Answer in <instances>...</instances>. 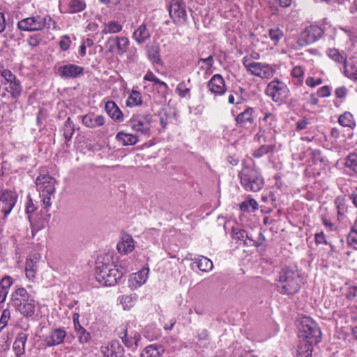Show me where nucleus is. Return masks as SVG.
Returning a JSON list of instances; mask_svg holds the SVG:
<instances>
[{"mask_svg":"<svg viewBox=\"0 0 357 357\" xmlns=\"http://www.w3.org/2000/svg\"><path fill=\"white\" fill-rule=\"evenodd\" d=\"M331 95V89L328 86H324L317 91V96L321 98L328 97Z\"/></svg>","mask_w":357,"mask_h":357,"instance_id":"052dcab7","label":"nucleus"},{"mask_svg":"<svg viewBox=\"0 0 357 357\" xmlns=\"http://www.w3.org/2000/svg\"><path fill=\"white\" fill-rule=\"evenodd\" d=\"M10 318V312L8 310H4L2 312L0 318V333L7 326L8 321Z\"/></svg>","mask_w":357,"mask_h":357,"instance_id":"603ef678","label":"nucleus"},{"mask_svg":"<svg viewBox=\"0 0 357 357\" xmlns=\"http://www.w3.org/2000/svg\"><path fill=\"white\" fill-rule=\"evenodd\" d=\"M326 54L330 59L339 63L342 62L344 63V61L347 60L344 54L340 53L339 50L335 48L328 49Z\"/></svg>","mask_w":357,"mask_h":357,"instance_id":"c03bdc74","label":"nucleus"},{"mask_svg":"<svg viewBox=\"0 0 357 357\" xmlns=\"http://www.w3.org/2000/svg\"><path fill=\"white\" fill-rule=\"evenodd\" d=\"M197 264V268L202 272H209L213 268L212 261L204 256H199L192 259Z\"/></svg>","mask_w":357,"mask_h":357,"instance_id":"7c9ffc66","label":"nucleus"},{"mask_svg":"<svg viewBox=\"0 0 357 357\" xmlns=\"http://www.w3.org/2000/svg\"><path fill=\"white\" fill-rule=\"evenodd\" d=\"M309 123L305 119H301L298 121H297L296 126V130H302L304 129H306L307 127V125Z\"/></svg>","mask_w":357,"mask_h":357,"instance_id":"69168bd1","label":"nucleus"},{"mask_svg":"<svg viewBox=\"0 0 357 357\" xmlns=\"http://www.w3.org/2000/svg\"><path fill=\"white\" fill-rule=\"evenodd\" d=\"M112 255L106 254L98 257L96 261V278L102 285L110 287L112 285L111 273L112 264L110 260Z\"/></svg>","mask_w":357,"mask_h":357,"instance_id":"0eeeda50","label":"nucleus"},{"mask_svg":"<svg viewBox=\"0 0 357 357\" xmlns=\"http://www.w3.org/2000/svg\"><path fill=\"white\" fill-rule=\"evenodd\" d=\"M254 109L248 107L236 117V123L242 128H247L254 123Z\"/></svg>","mask_w":357,"mask_h":357,"instance_id":"6ab92c4d","label":"nucleus"},{"mask_svg":"<svg viewBox=\"0 0 357 357\" xmlns=\"http://www.w3.org/2000/svg\"><path fill=\"white\" fill-rule=\"evenodd\" d=\"M115 44L116 47L117 53L122 55L126 52L129 46V40L128 38L121 36L116 37L115 39Z\"/></svg>","mask_w":357,"mask_h":357,"instance_id":"f704fd0d","label":"nucleus"},{"mask_svg":"<svg viewBox=\"0 0 357 357\" xmlns=\"http://www.w3.org/2000/svg\"><path fill=\"white\" fill-rule=\"evenodd\" d=\"M287 85L279 79H273L267 85L265 93L275 102H282L288 95Z\"/></svg>","mask_w":357,"mask_h":357,"instance_id":"9d476101","label":"nucleus"},{"mask_svg":"<svg viewBox=\"0 0 357 357\" xmlns=\"http://www.w3.org/2000/svg\"><path fill=\"white\" fill-rule=\"evenodd\" d=\"M2 89L7 92L13 100L18 99L23 90L22 84L19 79L10 83H3Z\"/></svg>","mask_w":357,"mask_h":357,"instance_id":"aec40b11","label":"nucleus"},{"mask_svg":"<svg viewBox=\"0 0 357 357\" xmlns=\"http://www.w3.org/2000/svg\"><path fill=\"white\" fill-rule=\"evenodd\" d=\"M164 353L162 345L153 344L146 347L141 353V357H160Z\"/></svg>","mask_w":357,"mask_h":357,"instance_id":"cd10ccee","label":"nucleus"},{"mask_svg":"<svg viewBox=\"0 0 357 357\" xmlns=\"http://www.w3.org/2000/svg\"><path fill=\"white\" fill-rule=\"evenodd\" d=\"M313 344L307 341L300 340L297 346L296 357H312Z\"/></svg>","mask_w":357,"mask_h":357,"instance_id":"a878e982","label":"nucleus"},{"mask_svg":"<svg viewBox=\"0 0 357 357\" xmlns=\"http://www.w3.org/2000/svg\"><path fill=\"white\" fill-rule=\"evenodd\" d=\"M142 96L141 93L135 90H132L128 96L126 104L129 107H136L142 104Z\"/></svg>","mask_w":357,"mask_h":357,"instance_id":"e433bc0d","label":"nucleus"},{"mask_svg":"<svg viewBox=\"0 0 357 357\" xmlns=\"http://www.w3.org/2000/svg\"><path fill=\"white\" fill-rule=\"evenodd\" d=\"M60 10L63 13H76L86 8V3L82 0H60Z\"/></svg>","mask_w":357,"mask_h":357,"instance_id":"2eb2a0df","label":"nucleus"},{"mask_svg":"<svg viewBox=\"0 0 357 357\" xmlns=\"http://www.w3.org/2000/svg\"><path fill=\"white\" fill-rule=\"evenodd\" d=\"M66 335L63 328L53 329L44 337L45 344L49 347L57 346L63 342Z\"/></svg>","mask_w":357,"mask_h":357,"instance_id":"dca6fc26","label":"nucleus"},{"mask_svg":"<svg viewBox=\"0 0 357 357\" xmlns=\"http://www.w3.org/2000/svg\"><path fill=\"white\" fill-rule=\"evenodd\" d=\"M338 123L343 127L354 128L356 126V122L351 113L345 112L338 118Z\"/></svg>","mask_w":357,"mask_h":357,"instance_id":"473e14b6","label":"nucleus"},{"mask_svg":"<svg viewBox=\"0 0 357 357\" xmlns=\"http://www.w3.org/2000/svg\"><path fill=\"white\" fill-rule=\"evenodd\" d=\"M118 335L128 347L137 345V342L140 340V335L136 333L134 336L129 337L126 326H121L120 331H118Z\"/></svg>","mask_w":357,"mask_h":357,"instance_id":"412c9836","label":"nucleus"},{"mask_svg":"<svg viewBox=\"0 0 357 357\" xmlns=\"http://www.w3.org/2000/svg\"><path fill=\"white\" fill-rule=\"evenodd\" d=\"M116 139L124 146L134 145L138 142L137 136L123 132H119Z\"/></svg>","mask_w":357,"mask_h":357,"instance_id":"2f4dec72","label":"nucleus"},{"mask_svg":"<svg viewBox=\"0 0 357 357\" xmlns=\"http://www.w3.org/2000/svg\"><path fill=\"white\" fill-rule=\"evenodd\" d=\"M314 240L317 244H327V241L323 231L316 234Z\"/></svg>","mask_w":357,"mask_h":357,"instance_id":"680f3d73","label":"nucleus"},{"mask_svg":"<svg viewBox=\"0 0 357 357\" xmlns=\"http://www.w3.org/2000/svg\"><path fill=\"white\" fill-rule=\"evenodd\" d=\"M2 78L4 79L3 83H10L18 80L16 76L9 70H3L1 73Z\"/></svg>","mask_w":357,"mask_h":357,"instance_id":"864d4df0","label":"nucleus"},{"mask_svg":"<svg viewBox=\"0 0 357 357\" xmlns=\"http://www.w3.org/2000/svg\"><path fill=\"white\" fill-rule=\"evenodd\" d=\"M335 205L337 211L338 218H342L347 211V207L343 199L337 198L335 199Z\"/></svg>","mask_w":357,"mask_h":357,"instance_id":"09e8293b","label":"nucleus"},{"mask_svg":"<svg viewBox=\"0 0 357 357\" xmlns=\"http://www.w3.org/2000/svg\"><path fill=\"white\" fill-rule=\"evenodd\" d=\"M147 54L151 61L156 63H160V47L158 45L155 44L147 47Z\"/></svg>","mask_w":357,"mask_h":357,"instance_id":"72a5a7b5","label":"nucleus"},{"mask_svg":"<svg viewBox=\"0 0 357 357\" xmlns=\"http://www.w3.org/2000/svg\"><path fill=\"white\" fill-rule=\"evenodd\" d=\"M268 36L273 44L277 45L279 41L284 38V32L280 28H271L268 30Z\"/></svg>","mask_w":357,"mask_h":357,"instance_id":"a19ab883","label":"nucleus"},{"mask_svg":"<svg viewBox=\"0 0 357 357\" xmlns=\"http://www.w3.org/2000/svg\"><path fill=\"white\" fill-rule=\"evenodd\" d=\"M277 289L282 294H294L299 291L303 283L302 278L294 267L284 266L277 276Z\"/></svg>","mask_w":357,"mask_h":357,"instance_id":"f257e3e1","label":"nucleus"},{"mask_svg":"<svg viewBox=\"0 0 357 357\" xmlns=\"http://www.w3.org/2000/svg\"><path fill=\"white\" fill-rule=\"evenodd\" d=\"M304 73V69L301 66H296L293 68L291 74L293 77L297 79L298 83L301 84L303 82Z\"/></svg>","mask_w":357,"mask_h":357,"instance_id":"de8ad7c7","label":"nucleus"},{"mask_svg":"<svg viewBox=\"0 0 357 357\" xmlns=\"http://www.w3.org/2000/svg\"><path fill=\"white\" fill-rule=\"evenodd\" d=\"M116 273H113V277L114 278V280L116 283H118L120 282V280L122 278L123 275L126 273V270L124 268H121V269L116 268Z\"/></svg>","mask_w":357,"mask_h":357,"instance_id":"e2e57ef3","label":"nucleus"},{"mask_svg":"<svg viewBox=\"0 0 357 357\" xmlns=\"http://www.w3.org/2000/svg\"><path fill=\"white\" fill-rule=\"evenodd\" d=\"M241 184L247 191L258 192L264 182L260 173L251 167H245L238 174Z\"/></svg>","mask_w":357,"mask_h":357,"instance_id":"20e7f679","label":"nucleus"},{"mask_svg":"<svg viewBox=\"0 0 357 357\" xmlns=\"http://www.w3.org/2000/svg\"><path fill=\"white\" fill-rule=\"evenodd\" d=\"M134 248L132 237L129 234H123L121 237V241L116 245L118 251L122 254H128L132 252Z\"/></svg>","mask_w":357,"mask_h":357,"instance_id":"5701e85b","label":"nucleus"},{"mask_svg":"<svg viewBox=\"0 0 357 357\" xmlns=\"http://www.w3.org/2000/svg\"><path fill=\"white\" fill-rule=\"evenodd\" d=\"M149 268H143L139 271L130 275L128 279V286L132 289H135L144 284L149 277Z\"/></svg>","mask_w":357,"mask_h":357,"instance_id":"a211bd4d","label":"nucleus"},{"mask_svg":"<svg viewBox=\"0 0 357 357\" xmlns=\"http://www.w3.org/2000/svg\"><path fill=\"white\" fill-rule=\"evenodd\" d=\"M151 37V32L144 22L135 29L132 33V38L138 43H145Z\"/></svg>","mask_w":357,"mask_h":357,"instance_id":"4be33fe9","label":"nucleus"},{"mask_svg":"<svg viewBox=\"0 0 357 357\" xmlns=\"http://www.w3.org/2000/svg\"><path fill=\"white\" fill-rule=\"evenodd\" d=\"M275 149V144H263L256 150L253 151L252 155L256 158H260L264 155L273 152Z\"/></svg>","mask_w":357,"mask_h":357,"instance_id":"c9c22d12","label":"nucleus"},{"mask_svg":"<svg viewBox=\"0 0 357 357\" xmlns=\"http://www.w3.org/2000/svg\"><path fill=\"white\" fill-rule=\"evenodd\" d=\"M17 197L16 193L11 190L0 191V204L5 217L10 213L15 205Z\"/></svg>","mask_w":357,"mask_h":357,"instance_id":"ddd939ff","label":"nucleus"},{"mask_svg":"<svg viewBox=\"0 0 357 357\" xmlns=\"http://www.w3.org/2000/svg\"><path fill=\"white\" fill-rule=\"evenodd\" d=\"M144 79L149 82H153L155 85H159L160 86H163L165 89H167L168 86L167 84L163 82L159 79L153 72L151 70H149L146 75L144 76Z\"/></svg>","mask_w":357,"mask_h":357,"instance_id":"a18cd8bd","label":"nucleus"},{"mask_svg":"<svg viewBox=\"0 0 357 357\" xmlns=\"http://www.w3.org/2000/svg\"><path fill=\"white\" fill-rule=\"evenodd\" d=\"M63 130L66 141H70L75 132L74 123L70 117L65 121Z\"/></svg>","mask_w":357,"mask_h":357,"instance_id":"58836bf2","label":"nucleus"},{"mask_svg":"<svg viewBox=\"0 0 357 357\" xmlns=\"http://www.w3.org/2000/svg\"><path fill=\"white\" fill-rule=\"evenodd\" d=\"M262 120L270 126H272L273 123L275 121V117L272 113L266 112Z\"/></svg>","mask_w":357,"mask_h":357,"instance_id":"0e129e2a","label":"nucleus"},{"mask_svg":"<svg viewBox=\"0 0 357 357\" xmlns=\"http://www.w3.org/2000/svg\"><path fill=\"white\" fill-rule=\"evenodd\" d=\"M56 183L55 178L47 174H40L36 179L37 189L45 208L52 205L51 199L54 196Z\"/></svg>","mask_w":357,"mask_h":357,"instance_id":"7ed1b4c3","label":"nucleus"},{"mask_svg":"<svg viewBox=\"0 0 357 357\" xmlns=\"http://www.w3.org/2000/svg\"><path fill=\"white\" fill-rule=\"evenodd\" d=\"M214 60L212 55L208 56L207 58H200L197 62L200 69L206 72L211 71L213 66Z\"/></svg>","mask_w":357,"mask_h":357,"instance_id":"37998d69","label":"nucleus"},{"mask_svg":"<svg viewBox=\"0 0 357 357\" xmlns=\"http://www.w3.org/2000/svg\"><path fill=\"white\" fill-rule=\"evenodd\" d=\"M208 91L215 96H222L227 91L225 81L220 74L214 75L207 83Z\"/></svg>","mask_w":357,"mask_h":357,"instance_id":"4468645a","label":"nucleus"},{"mask_svg":"<svg viewBox=\"0 0 357 357\" xmlns=\"http://www.w3.org/2000/svg\"><path fill=\"white\" fill-rule=\"evenodd\" d=\"M169 13L174 22L185 21L187 18L185 3L182 0H172Z\"/></svg>","mask_w":357,"mask_h":357,"instance_id":"f8f14e48","label":"nucleus"},{"mask_svg":"<svg viewBox=\"0 0 357 357\" xmlns=\"http://www.w3.org/2000/svg\"><path fill=\"white\" fill-rule=\"evenodd\" d=\"M113 120L118 122L123 120V114L114 102H113Z\"/></svg>","mask_w":357,"mask_h":357,"instance_id":"6e6d98bb","label":"nucleus"},{"mask_svg":"<svg viewBox=\"0 0 357 357\" xmlns=\"http://www.w3.org/2000/svg\"><path fill=\"white\" fill-rule=\"evenodd\" d=\"M153 116L149 112L137 113L129 121L131 128L141 136L149 137L151 135Z\"/></svg>","mask_w":357,"mask_h":357,"instance_id":"39448f33","label":"nucleus"},{"mask_svg":"<svg viewBox=\"0 0 357 357\" xmlns=\"http://www.w3.org/2000/svg\"><path fill=\"white\" fill-rule=\"evenodd\" d=\"M349 199L352 201L353 204L357 208V187L349 195Z\"/></svg>","mask_w":357,"mask_h":357,"instance_id":"774afa93","label":"nucleus"},{"mask_svg":"<svg viewBox=\"0 0 357 357\" xmlns=\"http://www.w3.org/2000/svg\"><path fill=\"white\" fill-rule=\"evenodd\" d=\"M357 296V287H351L347 292V298H354Z\"/></svg>","mask_w":357,"mask_h":357,"instance_id":"338daca9","label":"nucleus"},{"mask_svg":"<svg viewBox=\"0 0 357 357\" xmlns=\"http://www.w3.org/2000/svg\"><path fill=\"white\" fill-rule=\"evenodd\" d=\"M27 340V335L20 333L17 335L14 343L13 349L17 357H20L25 351V344Z\"/></svg>","mask_w":357,"mask_h":357,"instance_id":"c85d7f7f","label":"nucleus"},{"mask_svg":"<svg viewBox=\"0 0 357 357\" xmlns=\"http://www.w3.org/2000/svg\"><path fill=\"white\" fill-rule=\"evenodd\" d=\"M321 331L316 323L306 317L302 320L299 328L300 340L315 344L321 341Z\"/></svg>","mask_w":357,"mask_h":357,"instance_id":"1a4fd4ad","label":"nucleus"},{"mask_svg":"<svg viewBox=\"0 0 357 357\" xmlns=\"http://www.w3.org/2000/svg\"><path fill=\"white\" fill-rule=\"evenodd\" d=\"M232 238L237 241H243L246 244L250 245L259 246V244L257 243L255 241L248 236L246 231L241 229H232Z\"/></svg>","mask_w":357,"mask_h":357,"instance_id":"c756f323","label":"nucleus"},{"mask_svg":"<svg viewBox=\"0 0 357 357\" xmlns=\"http://www.w3.org/2000/svg\"><path fill=\"white\" fill-rule=\"evenodd\" d=\"M84 68L75 64L68 63L57 68L59 75L65 79L75 78L83 74Z\"/></svg>","mask_w":357,"mask_h":357,"instance_id":"f3484780","label":"nucleus"},{"mask_svg":"<svg viewBox=\"0 0 357 357\" xmlns=\"http://www.w3.org/2000/svg\"><path fill=\"white\" fill-rule=\"evenodd\" d=\"M70 43V37L68 35H63L61 37L59 47L63 51H66L69 49Z\"/></svg>","mask_w":357,"mask_h":357,"instance_id":"5fc2aeb1","label":"nucleus"},{"mask_svg":"<svg viewBox=\"0 0 357 357\" xmlns=\"http://www.w3.org/2000/svg\"><path fill=\"white\" fill-rule=\"evenodd\" d=\"M14 307L25 317H31L35 312L36 301L33 297L23 287L17 289L11 296Z\"/></svg>","mask_w":357,"mask_h":357,"instance_id":"f03ea898","label":"nucleus"},{"mask_svg":"<svg viewBox=\"0 0 357 357\" xmlns=\"http://www.w3.org/2000/svg\"><path fill=\"white\" fill-rule=\"evenodd\" d=\"M105 121V117L102 115L96 116L93 114H88L82 117V123L89 128L101 126Z\"/></svg>","mask_w":357,"mask_h":357,"instance_id":"b1692460","label":"nucleus"},{"mask_svg":"<svg viewBox=\"0 0 357 357\" xmlns=\"http://www.w3.org/2000/svg\"><path fill=\"white\" fill-rule=\"evenodd\" d=\"M347 241L351 247L357 249V216L351 228Z\"/></svg>","mask_w":357,"mask_h":357,"instance_id":"4c0bfd02","label":"nucleus"},{"mask_svg":"<svg viewBox=\"0 0 357 357\" xmlns=\"http://www.w3.org/2000/svg\"><path fill=\"white\" fill-rule=\"evenodd\" d=\"M13 284V280L9 276L4 277L1 282H0V287H3V289L8 293L9 288Z\"/></svg>","mask_w":357,"mask_h":357,"instance_id":"4d7b16f0","label":"nucleus"},{"mask_svg":"<svg viewBox=\"0 0 357 357\" xmlns=\"http://www.w3.org/2000/svg\"><path fill=\"white\" fill-rule=\"evenodd\" d=\"M119 302L124 310H130L135 305V297L131 296H122L119 298Z\"/></svg>","mask_w":357,"mask_h":357,"instance_id":"49530a36","label":"nucleus"},{"mask_svg":"<svg viewBox=\"0 0 357 357\" xmlns=\"http://www.w3.org/2000/svg\"><path fill=\"white\" fill-rule=\"evenodd\" d=\"M345 75L352 79H357V57L350 58L344 61Z\"/></svg>","mask_w":357,"mask_h":357,"instance_id":"393cba45","label":"nucleus"},{"mask_svg":"<svg viewBox=\"0 0 357 357\" xmlns=\"http://www.w3.org/2000/svg\"><path fill=\"white\" fill-rule=\"evenodd\" d=\"M36 261L33 259H27L26 262L25 273L29 280H33L36 273Z\"/></svg>","mask_w":357,"mask_h":357,"instance_id":"79ce46f5","label":"nucleus"},{"mask_svg":"<svg viewBox=\"0 0 357 357\" xmlns=\"http://www.w3.org/2000/svg\"><path fill=\"white\" fill-rule=\"evenodd\" d=\"M324 34V30L319 26L311 25L306 27L299 35L298 43L304 47L317 41Z\"/></svg>","mask_w":357,"mask_h":357,"instance_id":"9b49d317","label":"nucleus"},{"mask_svg":"<svg viewBox=\"0 0 357 357\" xmlns=\"http://www.w3.org/2000/svg\"><path fill=\"white\" fill-rule=\"evenodd\" d=\"M79 332L80 333V341L82 342H88L90 338V335L81 325H79Z\"/></svg>","mask_w":357,"mask_h":357,"instance_id":"bf43d9fd","label":"nucleus"},{"mask_svg":"<svg viewBox=\"0 0 357 357\" xmlns=\"http://www.w3.org/2000/svg\"><path fill=\"white\" fill-rule=\"evenodd\" d=\"M322 83V79L321 78H317L314 79L312 77H308L305 80V84L312 88L315 87Z\"/></svg>","mask_w":357,"mask_h":357,"instance_id":"13d9d810","label":"nucleus"},{"mask_svg":"<svg viewBox=\"0 0 357 357\" xmlns=\"http://www.w3.org/2000/svg\"><path fill=\"white\" fill-rule=\"evenodd\" d=\"M176 92L182 98L190 96V89L188 88L184 82L178 84Z\"/></svg>","mask_w":357,"mask_h":357,"instance_id":"8fccbe9b","label":"nucleus"},{"mask_svg":"<svg viewBox=\"0 0 357 357\" xmlns=\"http://www.w3.org/2000/svg\"><path fill=\"white\" fill-rule=\"evenodd\" d=\"M344 165L357 174V154L354 153L349 154L345 158Z\"/></svg>","mask_w":357,"mask_h":357,"instance_id":"ea45409f","label":"nucleus"},{"mask_svg":"<svg viewBox=\"0 0 357 357\" xmlns=\"http://www.w3.org/2000/svg\"><path fill=\"white\" fill-rule=\"evenodd\" d=\"M52 18L48 15H34L22 19L17 23L18 28L24 31H38L50 28Z\"/></svg>","mask_w":357,"mask_h":357,"instance_id":"423d86ee","label":"nucleus"},{"mask_svg":"<svg viewBox=\"0 0 357 357\" xmlns=\"http://www.w3.org/2000/svg\"><path fill=\"white\" fill-rule=\"evenodd\" d=\"M323 30L324 34L333 41L340 40L347 36V32L344 29L337 30L331 25L325 26Z\"/></svg>","mask_w":357,"mask_h":357,"instance_id":"bb28decb","label":"nucleus"},{"mask_svg":"<svg viewBox=\"0 0 357 357\" xmlns=\"http://www.w3.org/2000/svg\"><path fill=\"white\" fill-rule=\"evenodd\" d=\"M252 208L253 211L258 208V204L254 199L242 202L241 209L243 211H249Z\"/></svg>","mask_w":357,"mask_h":357,"instance_id":"3c124183","label":"nucleus"},{"mask_svg":"<svg viewBox=\"0 0 357 357\" xmlns=\"http://www.w3.org/2000/svg\"><path fill=\"white\" fill-rule=\"evenodd\" d=\"M242 63L248 73L261 79H270L275 74V70L271 65L251 61L247 56L242 59Z\"/></svg>","mask_w":357,"mask_h":357,"instance_id":"6e6552de","label":"nucleus"}]
</instances>
